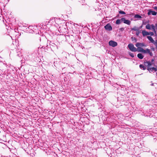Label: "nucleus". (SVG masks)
I'll return each mask as SVG.
<instances>
[{
    "mask_svg": "<svg viewBox=\"0 0 157 157\" xmlns=\"http://www.w3.org/2000/svg\"><path fill=\"white\" fill-rule=\"evenodd\" d=\"M135 45L137 48V49L138 52H145V50L141 48L145 46L143 43L138 42L136 43Z\"/></svg>",
    "mask_w": 157,
    "mask_h": 157,
    "instance_id": "1",
    "label": "nucleus"
},
{
    "mask_svg": "<svg viewBox=\"0 0 157 157\" xmlns=\"http://www.w3.org/2000/svg\"><path fill=\"white\" fill-rule=\"evenodd\" d=\"M128 47L130 50L133 52H136L138 51L137 48H136L132 44H129L128 45Z\"/></svg>",
    "mask_w": 157,
    "mask_h": 157,
    "instance_id": "2",
    "label": "nucleus"
},
{
    "mask_svg": "<svg viewBox=\"0 0 157 157\" xmlns=\"http://www.w3.org/2000/svg\"><path fill=\"white\" fill-rule=\"evenodd\" d=\"M146 28L148 29H152L154 32H155V27L153 24L150 25L149 24H147L146 26Z\"/></svg>",
    "mask_w": 157,
    "mask_h": 157,
    "instance_id": "3",
    "label": "nucleus"
},
{
    "mask_svg": "<svg viewBox=\"0 0 157 157\" xmlns=\"http://www.w3.org/2000/svg\"><path fill=\"white\" fill-rule=\"evenodd\" d=\"M109 46L113 47H115L117 45V42L113 40H110L109 42Z\"/></svg>",
    "mask_w": 157,
    "mask_h": 157,
    "instance_id": "4",
    "label": "nucleus"
},
{
    "mask_svg": "<svg viewBox=\"0 0 157 157\" xmlns=\"http://www.w3.org/2000/svg\"><path fill=\"white\" fill-rule=\"evenodd\" d=\"M104 28L105 29L108 31H111L112 30V26L109 24H107L104 26Z\"/></svg>",
    "mask_w": 157,
    "mask_h": 157,
    "instance_id": "5",
    "label": "nucleus"
},
{
    "mask_svg": "<svg viewBox=\"0 0 157 157\" xmlns=\"http://www.w3.org/2000/svg\"><path fill=\"white\" fill-rule=\"evenodd\" d=\"M122 22H123L124 23L130 25L131 24V21L128 20H126L125 18H122Z\"/></svg>",
    "mask_w": 157,
    "mask_h": 157,
    "instance_id": "6",
    "label": "nucleus"
},
{
    "mask_svg": "<svg viewBox=\"0 0 157 157\" xmlns=\"http://www.w3.org/2000/svg\"><path fill=\"white\" fill-rule=\"evenodd\" d=\"M157 13L154 11H152L151 10H149L147 13V14L148 15L152 14L153 15H156Z\"/></svg>",
    "mask_w": 157,
    "mask_h": 157,
    "instance_id": "7",
    "label": "nucleus"
},
{
    "mask_svg": "<svg viewBox=\"0 0 157 157\" xmlns=\"http://www.w3.org/2000/svg\"><path fill=\"white\" fill-rule=\"evenodd\" d=\"M147 69L150 72H152L153 71H154L155 72L157 71V69L156 68L154 67H153L152 68H150L149 67H147Z\"/></svg>",
    "mask_w": 157,
    "mask_h": 157,
    "instance_id": "8",
    "label": "nucleus"
},
{
    "mask_svg": "<svg viewBox=\"0 0 157 157\" xmlns=\"http://www.w3.org/2000/svg\"><path fill=\"white\" fill-rule=\"evenodd\" d=\"M142 34L143 36H146L150 35V33L146 31L145 30H143L142 32Z\"/></svg>",
    "mask_w": 157,
    "mask_h": 157,
    "instance_id": "9",
    "label": "nucleus"
},
{
    "mask_svg": "<svg viewBox=\"0 0 157 157\" xmlns=\"http://www.w3.org/2000/svg\"><path fill=\"white\" fill-rule=\"evenodd\" d=\"M152 65V63L150 61H146L144 62V65L145 66H147L148 67H149L150 66Z\"/></svg>",
    "mask_w": 157,
    "mask_h": 157,
    "instance_id": "10",
    "label": "nucleus"
},
{
    "mask_svg": "<svg viewBox=\"0 0 157 157\" xmlns=\"http://www.w3.org/2000/svg\"><path fill=\"white\" fill-rule=\"evenodd\" d=\"M148 39L152 43H154L155 42L151 36H148L147 37Z\"/></svg>",
    "mask_w": 157,
    "mask_h": 157,
    "instance_id": "11",
    "label": "nucleus"
},
{
    "mask_svg": "<svg viewBox=\"0 0 157 157\" xmlns=\"http://www.w3.org/2000/svg\"><path fill=\"white\" fill-rule=\"evenodd\" d=\"M122 18H121V19H118L117 20L116 22V24L117 25L120 24L121 22H122Z\"/></svg>",
    "mask_w": 157,
    "mask_h": 157,
    "instance_id": "12",
    "label": "nucleus"
},
{
    "mask_svg": "<svg viewBox=\"0 0 157 157\" xmlns=\"http://www.w3.org/2000/svg\"><path fill=\"white\" fill-rule=\"evenodd\" d=\"M137 56L140 59H143L144 56L141 53H139L137 54Z\"/></svg>",
    "mask_w": 157,
    "mask_h": 157,
    "instance_id": "13",
    "label": "nucleus"
},
{
    "mask_svg": "<svg viewBox=\"0 0 157 157\" xmlns=\"http://www.w3.org/2000/svg\"><path fill=\"white\" fill-rule=\"evenodd\" d=\"M132 30L139 31V29L137 27L134 26L133 28L131 29Z\"/></svg>",
    "mask_w": 157,
    "mask_h": 157,
    "instance_id": "14",
    "label": "nucleus"
},
{
    "mask_svg": "<svg viewBox=\"0 0 157 157\" xmlns=\"http://www.w3.org/2000/svg\"><path fill=\"white\" fill-rule=\"evenodd\" d=\"M143 70H145L146 69V67H145L142 64H140L139 66Z\"/></svg>",
    "mask_w": 157,
    "mask_h": 157,
    "instance_id": "15",
    "label": "nucleus"
},
{
    "mask_svg": "<svg viewBox=\"0 0 157 157\" xmlns=\"http://www.w3.org/2000/svg\"><path fill=\"white\" fill-rule=\"evenodd\" d=\"M145 52H143L144 53H150L151 51L148 48H147L146 49V50H145Z\"/></svg>",
    "mask_w": 157,
    "mask_h": 157,
    "instance_id": "16",
    "label": "nucleus"
},
{
    "mask_svg": "<svg viewBox=\"0 0 157 157\" xmlns=\"http://www.w3.org/2000/svg\"><path fill=\"white\" fill-rule=\"evenodd\" d=\"M135 17L136 18H137L138 19H140L141 18V17L140 15L139 14H136L135 15Z\"/></svg>",
    "mask_w": 157,
    "mask_h": 157,
    "instance_id": "17",
    "label": "nucleus"
},
{
    "mask_svg": "<svg viewBox=\"0 0 157 157\" xmlns=\"http://www.w3.org/2000/svg\"><path fill=\"white\" fill-rule=\"evenodd\" d=\"M119 13L120 14H126V13L124 11L121 10L119 11Z\"/></svg>",
    "mask_w": 157,
    "mask_h": 157,
    "instance_id": "18",
    "label": "nucleus"
},
{
    "mask_svg": "<svg viewBox=\"0 0 157 157\" xmlns=\"http://www.w3.org/2000/svg\"><path fill=\"white\" fill-rule=\"evenodd\" d=\"M131 39L133 41H135L136 42L137 41V39L135 37H131Z\"/></svg>",
    "mask_w": 157,
    "mask_h": 157,
    "instance_id": "19",
    "label": "nucleus"
},
{
    "mask_svg": "<svg viewBox=\"0 0 157 157\" xmlns=\"http://www.w3.org/2000/svg\"><path fill=\"white\" fill-rule=\"evenodd\" d=\"M129 55L131 57H132V58H133L134 57V55L132 53H131V52H130L129 53Z\"/></svg>",
    "mask_w": 157,
    "mask_h": 157,
    "instance_id": "20",
    "label": "nucleus"
},
{
    "mask_svg": "<svg viewBox=\"0 0 157 157\" xmlns=\"http://www.w3.org/2000/svg\"><path fill=\"white\" fill-rule=\"evenodd\" d=\"M155 45V47L157 46V40H156L155 41L154 43H153Z\"/></svg>",
    "mask_w": 157,
    "mask_h": 157,
    "instance_id": "21",
    "label": "nucleus"
},
{
    "mask_svg": "<svg viewBox=\"0 0 157 157\" xmlns=\"http://www.w3.org/2000/svg\"><path fill=\"white\" fill-rule=\"evenodd\" d=\"M119 30L121 31H123L124 30V28H120V29H119Z\"/></svg>",
    "mask_w": 157,
    "mask_h": 157,
    "instance_id": "22",
    "label": "nucleus"
},
{
    "mask_svg": "<svg viewBox=\"0 0 157 157\" xmlns=\"http://www.w3.org/2000/svg\"><path fill=\"white\" fill-rule=\"evenodd\" d=\"M150 35L151 36H153L154 35V33L153 32H150Z\"/></svg>",
    "mask_w": 157,
    "mask_h": 157,
    "instance_id": "23",
    "label": "nucleus"
},
{
    "mask_svg": "<svg viewBox=\"0 0 157 157\" xmlns=\"http://www.w3.org/2000/svg\"><path fill=\"white\" fill-rule=\"evenodd\" d=\"M139 33H140V32H136V35L137 36H138Z\"/></svg>",
    "mask_w": 157,
    "mask_h": 157,
    "instance_id": "24",
    "label": "nucleus"
},
{
    "mask_svg": "<svg viewBox=\"0 0 157 157\" xmlns=\"http://www.w3.org/2000/svg\"><path fill=\"white\" fill-rule=\"evenodd\" d=\"M150 55L151 56H152V55H153V54H152V53L151 52H150V53H149Z\"/></svg>",
    "mask_w": 157,
    "mask_h": 157,
    "instance_id": "25",
    "label": "nucleus"
},
{
    "mask_svg": "<svg viewBox=\"0 0 157 157\" xmlns=\"http://www.w3.org/2000/svg\"><path fill=\"white\" fill-rule=\"evenodd\" d=\"M156 75H157V72L156 73Z\"/></svg>",
    "mask_w": 157,
    "mask_h": 157,
    "instance_id": "26",
    "label": "nucleus"
}]
</instances>
